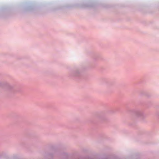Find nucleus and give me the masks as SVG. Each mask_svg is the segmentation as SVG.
<instances>
[{
	"instance_id": "nucleus-2",
	"label": "nucleus",
	"mask_w": 159,
	"mask_h": 159,
	"mask_svg": "<svg viewBox=\"0 0 159 159\" xmlns=\"http://www.w3.org/2000/svg\"><path fill=\"white\" fill-rule=\"evenodd\" d=\"M1 83L0 82V86L1 85Z\"/></svg>"
},
{
	"instance_id": "nucleus-1",
	"label": "nucleus",
	"mask_w": 159,
	"mask_h": 159,
	"mask_svg": "<svg viewBox=\"0 0 159 159\" xmlns=\"http://www.w3.org/2000/svg\"><path fill=\"white\" fill-rule=\"evenodd\" d=\"M77 73H78V71L77 72V71H75V72H74V74H75V75H76L77 74Z\"/></svg>"
}]
</instances>
